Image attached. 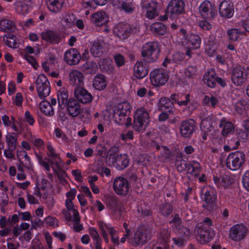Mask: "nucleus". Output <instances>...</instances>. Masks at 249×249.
Listing matches in <instances>:
<instances>
[{
	"label": "nucleus",
	"instance_id": "nucleus-1",
	"mask_svg": "<svg viewBox=\"0 0 249 249\" xmlns=\"http://www.w3.org/2000/svg\"><path fill=\"white\" fill-rule=\"evenodd\" d=\"M160 52V45L158 42H149L143 45L141 55L147 62L152 63L158 59Z\"/></svg>",
	"mask_w": 249,
	"mask_h": 249
},
{
	"label": "nucleus",
	"instance_id": "nucleus-2",
	"mask_svg": "<svg viewBox=\"0 0 249 249\" xmlns=\"http://www.w3.org/2000/svg\"><path fill=\"white\" fill-rule=\"evenodd\" d=\"M201 197L204 203L202 205L203 208L209 212L214 211L216 208V193L212 188L207 186L202 190Z\"/></svg>",
	"mask_w": 249,
	"mask_h": 249
},
{
	"label": "nucleus",
	"instance_id": "nucleus-3",
	"mask_svg": "<svg viewBox=\"0 0 249 249\" xmlns=\"http://www.w3.org/2000/svg\"><path fill=\"white\" fill-rule=\"evenodd\" d=\"M153 235L152 231L145 226L138 227L133 237L131 239V244L134 247L143 245L149 240ZM130 239H129L130 240Z\"/></svg>",
	"mask_w": 249,
	"mask_h": 249
},
{
	"label": "nucleus",
	"instance_id": "nucleus-4",
	"mask_svg": "<svg viewBox=\"0 0 249 249\" xmlns=\"http://www.w3.org/2000/svg\"><path fill=\"white\" fill-rule=\"evenodd\" d=\"M130 106L127 102L120 103L114 107L111 114L115 122L120 125L124 124L125 118L130 112Z\"/></svg>",
	"mask_w": 249,
	"mask_h": 249
},
{
	"label": "nucleus",
	"instance_id": "nucleus-5",
	"mask_svg": "<svg viewBox=\"0 0 249 249\" xmlns=\"http://www.w3.org/2000/svg\"><path fill=\"white\" fill-rule=\"evenodd\" d=\"M149 113L143 107L137 109L134 114L133 127L135 130L140 131L144 130L149 122Z\"/></svg>",
	"mask_w": 249,
	"mask_h": 249
},
{
	"label": "nucleus",
	"instance_id": "nucleus-6",
	"mask_svg": "<svg viewBox=\"0 0 249 249\" xmlns=\"http://www.w3.org/2000/svg\"><path fill=\"white\" fill-rule=\"evenodd\" d=\"M245 156L240 151H235L230 153L226 159V166L233 171L239 169L245 161Z\"/></svg>",
	"mask_w": 249,
	"mask_h": 249
},
{
	"label": "nucleus",
	"instance_id": "nucleus-7",
	"mask_svg": "<svg viewBox=\"0 0 249 249\" xmlns=\"http://www.w3.org/2000/svg\"><path fill=\"white\" fill-rule=\"evenodd\" d=\"M36 87L38 96L44 99L48 96L51 92L49 82L44 74H40L36 80Z\"/></svg>",
	"mask_w": 249,
	"mask_h": 249
},
{
	"label": "nucleus",
	"instance_id": "nucleus-8",
	"mask_svg": "<svg viewBox=\"0 0 249 249\" xmlns=\"http://www.w3.org/2000/svg\"><path fill=\"white\" fill-rule=\"evenodd\" d=\"M247 73L244 68L240 66L234 68L231 72V80L233 84L240 86L246 83L249 78Z\"/></svg>",
	"mask_w": 249,
	"mask_h": 249
},
{
	"label": "nucleus",
	"instance_id": "nucleus-9",
	"mask_svg": "<svg viewBox=\"0 0 249 249\" xmlns=\"http://www.w3.org/2000/svg\"><path fill=\"white\" fill-rule=\"evenodd\" d=\"M168 79V76L163 69H155L150 73L151 83L155 87L164 85Z\"/></svg>",
	"mask_w": 249,
	"mask_h": 249
},
{
	"label": "nucleus",
	"instance_id": "nucleus-10",
	"mask_svg": "<svg viewBox=\"0 0 249 249\" xmlns=\"http://www.w3.org/2000/svg\"><path fill=\"white\" fill-rule=\"evenodd\" d=\"M196 123L193 119L183 121L179 126L180 134L183 137L189 138L196 131Z\"/></svg>",
	"mask_w": 249,
	"mask_h": 249
},
{
	"label": "nucleus",
	"instance_id": "nucleus-11",
	"mask_svg": "<svg viewBox=\"0 0 249 249\" xmlns=\"http://www.w3.org/2000/svg\"><path fill=\"white\" fill-rule=\"evenodd\" d=\"M247 228L242 224L233 226L230 231V236L234 241L243 240L247 234Z\"/></svg>",
	"mask_w": 249,
	"mask_h": 249
},
{
	"label": "nucleus",
	"instance_id": "nucleus-12",
	"mask_svg": "<svg viewBox=\"0 0 249 249\" xmlns=\"http://www.w3.org/2000/svg\"><path fill=\"white\" fill-rule=\"evenodd\" d=\"M113 189L118 195H126L129 191V184L127 180L123 177L116 178L113 182Z\"/></svg>",
	"mask_w": 249,
	"mask_h": 249
},
{
	"label": "nucleus",
	"instance_id": "nucleus-13",
	"mask_svg": "<svg viewBox=\"0 0 249 249\" xmlns=\"http://www.w3.org/2000/svg\"><path fill=\"white\" fill-rule=\"evenodd\" d=\"M142 7L146 10V16L149 19H153L158 15L157 2L151 0H142Z\"/></svg>",
	"mask_w": 249,
	"mask_h": 249
},
{
	"label": "nucleus",
	"instance_id": "nucleus-14",
	"mask_svg": "<svg viewBox=\"0 0 249 249\" xmlns=\"http://www.w3.org/2000/svg\"><path fill=\"white\" fill-rule=\"evenodd\" d=\"M132 31L130 25L126 23H119L113 29L114 34L121 39L127 38Z\"/></svg>",
	"mask_w": 249,
	"mask_h": 249
},
{
	"label": "nucleus",
	"instance_id": "nucleus-15",
	"mask_svg": "<svg viewBox=\"0 0 249 249\" xmlns=\"http://www.w3.org/2000/svg\"><path fill=\"white\" fill-rule=\"evenodd\" d=\"M199 11L201 16L205 18H212L215 16L216 13L215 7L207 0L203 1L200 4Z\"/></svg>",
	"mask_w": 249,
	"mask_h": 249
},
{
	"label": "nucleus",
	"instance_id": "nucleus-16",
	"mask_svg": "<svg viewBox=\"0 0 249 249\" xmlns=\"http://www.w3.org/2000/svg\"><path fill=\"white\" fill-rule=\"evenodd\" d=\"M74 94L76 100L83 104L89 103L92 100L91 94L82 87L75 88Z\"/></svg>",
	"mask_w": 249,
	"mask_h": 249
},
{
	"label": "nucleus",
	"instance_id": "nucleus-17",
	"mask_svg": "<svg viewBox=\"0 0 249 249\" xmlns=\"http://www.w3.org/2000/svg\"><path fill=\"white\" fill-rule=\"evenodd\" d=\"M69 83L75 86V88L82 87L84 85V76L83 74L78 70L71 71L69 75Z\"/></svg>",
	"mask_w": 249,
	"mask_h": 249
},
{
	"label": "nucleus",
	"instance_id": "nucleus-18",
	"mask_svg": "<svg viewBox=\"0 0 249 249\" xmlns=\"http://www.w3.org/2000/svg\"><path fill=\"white\" fill-rule=\"evenodd\" d=\"M184 6L182 0H172L167 6L168 13L175 15L180 14L184 10Z\"/></svg>",
	"mask_w": 249,
	"mask_h": 249
},
{
	"label": "nucleus",
	"instance_id": "nucleus-19",
	"mask_svg": "<svg viewBox=\"0 0 249 249\" xmlns=\"http://www.w3.org/2000/svg\"><path fill=\"white\" fill-rule=\"evenodd\" d=\"M112 4L125 13H132L135 9L132 0H111Z\"/></svg>",
	"mask_w": 249,
	"mask_h": 249
},
{
	"label": "nucleus",
	"instance_id": "nucleus-20",
	"mask_svg": "<svg viewBox=\"0 0 249 249\" xmlns=\"http://www.w3.org/2000/svg\"><path fill=\"white\" fill-rule=\"evenodd\" d=\"M66 106L69 115L72 117H77L82 110L80 105L73 98L69 99Z\"/></svg>",
	"mask_w": 249,
	"mask_h": 249
},
{
	"label": "nucleus",
	"instance_id": "nucleus-21",
	"mask_svg": "<svg viewBox=\"0 0 249 249\" xmlns=\"http://www.w3.org/2000/svg\"><path fill=\"white\" fill-rule=\"evenodd\" d=\"M81 59V55L75 49H71L66 51L64 59L70 65L78 64Z\"/></svg>",
	"mask_w": 249,
	"mask_h": 249
},
{
	"label": "nucleus",
	"instance_id": "nucleus-22",
	"mask_svg": "<svg viewBox=\"0 0 249 249\" xmlns=\"http://www.w3.org/2000/svg\"><path fill=\"white\" fill-rule=\"evenodd\" d=\"M219 11L222 17L230 18L234 13L233 5L231 2L224 0L220 3Z\"/></svg>",
	"mask_w": 249,
	"mask_h": 249
},
{
	"label": "nucleus",
	"instance_id": "nucleus-23",
	"mask_svg": "<svg viewBox=\"0 0 249 249\" xmlns=\"http://www.w3.org/2000/svg\"><path fill=\"white\" fill-rule=\"evenodd\" d=\"M110 162L119 170H123L128 165L129 160L127 155L120 154L116 155V157H112Z\"/></svg>",
	"mask_w": 249,
	"mask_h": 249
},
{
	"label": "nucleus",
	"instance_id": "nucleus-24",
	"mask_svg": "<svg viewBox=\"0 0 249 249\" xmlns=\"http://www.w3.org/2000/svg\"><path fill=\"white\" fill-rule=\"evenodd\" d=\"M134 75L138 79H142L145 77L148 73V69L142 61H137L134 65Z\"/></svg>",
	"mask_w": 249,
	"mask_h": 249
},
{
	"label": "nucleus",
	"instance_id": "nucleus-25",
	"mask_svg": "<svg viewBox=\"0 0 249 249\" xmlns=\"http://www.w3.org/2000/svg\"><path fill=\"white\" fill-rule=\"evenodd\" d=\"M204 83L210 88H214L216 86V77L215 71L213 69L207 70L203 75Z\"/></svg>",
	"mask_w": 249,
	"mask_h": 249
},
{
	"label": "nucleus",
	"instance_id": "nucleus-26",
	"mask_svg": "<svg viewBox=\"0 0 249 249\" xmlns=\"http://www.w3.org/2000/svg\"><path fill=\"white\" fill-rule=\"evenodd\" d=\"M42 38L47 42L53 44L58 43L61 39L59 35L52 31L42 33Z\"/></svg>",
	"mask_w": 249,
	"mask_h": 249
},
{
	"label": "nucleus",
	"instance_id": "nucleus-27",
	"mask_svg": "<svg viewBox=\"0 0 249 249\" xmlns=\"http://www.w3.org/2000/svg\"><path fill=\"white\" fill-rule=\"evenodd\" d=\"M91 20L96 26H101L106 23L107 18L105 12H98L92 15Z\"/></svg>",
	"mask_w": 249,
	"mask_h": 249
},
{
	"label": "nucleus",
	"instance_id": "nucleus-28",
	"mask_svg": "<svg viewBox=\"0 0 249 249\" xmlns=\"http://www.w3.org/2000/svg\"><path fill=\"white\" fill-rule=\"evenodd\" d=\"M107 85L106 77L102 74H97L92 82L94 88L98 90H102L106 88Z\"/></svg>",
	"mask_w": 249,
	"mask_h": 249
},
{
	"label": "nucleus",
	"instance_id": "nucleus-29",
	"mask_svg": "<svg viewBox=\"0 0 249 249\" xmlns=\"http://www.w3.org/2000/svg\"><path fill=\"white\" fill-rule=\"evenodd\" d=\"M48 151L47 155L49 157L48 161L51 163V165H57L60 161V158L59 154L55 152V151L53 146L51 144L47 145Z\"/></svg>",
	"mask_w": 249,
	"mask_h": 249
},
{
	"label": "nucleus",
	"instance_id": "nucleus-30",
	"mask_svg": "<svg viewBox=\"0 0 249 249\" xmlns=\"http://www.w3.org/2000/svg\"><path fill=\"white\" fill-rule=\"evenodd\" d=\"M190 95L173 93L170 96L171 99L179 106H186L190 102Z\"/></svg>",
	"mask_w": 249,
	"mask_h": 249
},
{
	"label": "nucleus",
	"instance_id": "nucleus-31",
	"mask_svg": "<svg viewBox=\"0 0 249 249\" xmlns=\"http://www.w3.org/2000/svg\"><path fill=\"white\" fill-rule=\"evenodd\" d=\"M49 10L53 13H57L63 8L64 0H46Z\"/></svg>",
	"mask_w": 249,
	"mask_h": 249
},
{
	"label": "nucleus",
	"instance_id": "nucleus-32",
	"mask_svg": "<svg viewBox=\"0 0 249 249\" xmlns=\"http://www.w3.org/2000/svg\"><path fill=\"white\" fill-rule=\"evenodd\" d=\"M99 66L103 72L111 73L114 71V66L112 60L110 58H104L100 60Z\"/></svg>",
	"mask_w": 249,
	"mask_h": 249
},
{
	"label": "nucleus",
	"instance_id": "nucleus-33",
	"mask_svg": "<svg viewBox=\"0 0 249 249\" xmlns=\"http://www.w3.org/2000/svg\"><path fill=\"white\" fill-rule=\"evenodd\" d=\"M220 128H222L221 133L223 135L227 136L234 131V126L231 122L225 118H222L219 124Z\"/></svg>",
	"mask_w": 249,
	"mask_h": 249
},
{
	"label": "nucleus",
	"instance_id": "nucleus-34",
	"mask_svg": "<svg viewBox=\"0 0 249 249\" xmlns=\"http://www.w3.org/2000/svg\"><path fill=\"white\" fill-rule=\"evenodd\" d=\"M57 101L59 107L63 109L68 102V91L64 88H61L57 91Z\"/></svg>",
	"mask_w": 249,
	"mask_h": 249
},
{
	"label": "nucleus",
	"instance_id": "nucleus-35",
	"mask_svg": "<svg viewBox=\"0 0 249 249\" xmlns=\"http://www.w3.org/2000/svg\"><path fill=\"white\" fill-rule=\"evenodd\" d=\"M159 109L160 111H165L168 109V112H171L174 107V103L167 97L161 98L158 103Z\"/></svg>",
	"mask_w": 249,
	"mask_h": 249
},
{
	"label": "nucleus",
	"instance_id": "nucleus-36",
	"mask_svg": "<svg viewBox=\"0 0 249 249\" xmlns=\"http://www.w3.org/2000/svg\"><path fill=\"white\" fill-rule=\"evenodd\" d=\"M16 26L11 20L2 19L0 20V31L10 33L15 30Z\"/></svg>",
	"mask_w": 249,
	"mask_h": 249
},
{
	"label": "nucleus",
	"instance_id": "nucleus-37",
	"mask_svg": "<svg viewBox=\"0 0 249 249\" xmlns=\"http://www.w3.org/2000/svg\"><path fill=\"white\" fill-rule=\"evenodd\" d=\"M175 165L177 170L180 172H182L187 169L188 170H190L189 165L187 164V161L182 159L181 153L177 155Z\"/></svg>",
	"mask_w": 249,
	"mask_h": 249
},
{
	"label": "nucleus",
	"instance_id": "nucleus-38",
	"mask_svg": "<svg viewBox=\"0 0 249 249\" xmlns=\"http://www.w3.org/2000/svg\"><path fill=\"white\" fill-rule=\"evenodd\" d=\"M151 31L157 35H163L166 33V28L161 22H156L152 24L150 27Z\"/></svg>",
	"mask_w": 249,
	"mask_h": 249
},
{
	"label": "nucleus",
	"instance_id": "nucleus-39",
	"mask_svg": "<svg viewBox=\"0 0 249 249\" xmlns=\"http://www.w3.org/2000/svg\"><path fill=\"white\" fill-rule=\"evenodd\" d=\"M39 107L41 111L47 116H53L54 114L53 107L49 102L43 101L40 103Z\"/></svg>",
	"mask_w": 249,
	"mask_h": 249
},
{
	"label": "nucleus",
	"instance_id": "nucleus-40",
	"mask_svg": "<svg viewBox=\"0 0 249 249\" xmlns=\"http://www.w3.org/2000/svg\"><path fill=\"white\" fill-rule=\"evenodd\" d=\"M243 34L244 32L237 28L230 29L227 31L228 38L231 41H238Z\"/></svg>",
	"mask_w": 249,
	"mask_h": 249
},
{
	"label": "nucleus",
	"instance_id": "nucleus-41",
	"mask_svg": "<svg viewBox=\"0 0 249 249\" xmlns=\"http://www.w3.org/2000/svg\"><path fill=\"white\" fill-rule=\"evenodd\" d=\"M214 233L213 231H208L207 230H201L200 231V235L199 241L201 244H205L208 242L213 238Z\"/></svg>",
	"mask_w": 249,
	"mask_h": 249
},
{
	"label": "nucleus",
	"instance_id": "nucleus-42",
	"mask_svg": "<svg viewBox=\"0 0 249 249\" xmlns=\"http://www.w3.org/2000/svg\"><path fill=\"white\" fill-rule=\"evenodd\" d=\"M3 40L5 44L11 48H17L18 47L16 41V36L11 34H7L3 36Z\"/></svg>",
	"mask_w": 249,
	"mask_h": 249
},
{
	"label": "nucleus",
	"instance_id": "nucleus-43",
	"mask_svg": "<svg viewBox=\"0 0 249 249\" xmlns=\"http://www.w3.org/2000/svg\"><path fill=\"white\" fill-rule=\"evenodd\" d=\"M56 168H54L53 166H52L54 173L57 175V176L60 180V182L62 183H64L66 182V178L67 177L65 171L61 168L59 163L57 165H55Z\"/></svg>",
	"mask_w": 249,
	"mask_h": 249
},
{
	"label": "nucleus",
	"instance_id": "nucleus-44",
	"mask_svg": "<svg viewBox=\"0 0 249 249\" xmlns=\"http://www.w3.org/2000/svg\"><path fill=\"white\" fill-rule=\"evenodd\" d=\"M15 133H13L12 134L6 135L5 137L7 148L10 149L11 150H15L17 146L18 139L16 136L13 135Z\"/></svg>",
	"mask_w": 249,
	"mask_h": 249
},
{
	"label": "nucleus",
	"instance_id": "nucleus-45",
	"mask_svg": "<svg viewBox=\"0 0 249 249\" xmlns=\"http://www.w3.org/2000/svg\"><path fill=\"white\" fill-rule=\"evenodd\" d=\"M200 128L204 133H207L212 130L213 127L211 124L210 117H207L202 120L200 124Z\"/></svg>",
	"mask_w": 249,
	"mask_h": 249
},
{
	"label": "nucleus",
	"instance_id": "nucleus-46",
	"mask_svg": "<svg viewBox=\"0 0 249 249\" xmlns=\"http://www.w3.org/2000/svg\"><path fill=\"white\" fill-rule=\"evenodd\" d=\"M103 47L100 43H94L90 48V52L95 57H100L103 53Z\"/></svg>",
	"mask_w": 249,
	"mask_h": 249
},
{
	"label": "nucleus",
	"instance_id": "nucleus-47",
	"mask_svg": "<svg viewBox=\"0 0 249 249\" xmlns=\"http://www.w3.org/2000/svg\"><path fill=\"white\" fill-rule=\"evenodd\" d=\"M187 39V37H186ZM188 42L191 44L194 49H197L199 48L201 43V38L197 35L192 34L188 38Z\"/></svg>",
	"mask_w": 249,
	"mask_h": 249
},
{
	"label": "nucleus",
	"instance_id": "nucleus-48",
	"mask_svg": "<svg viewBox=\"0 0 249 249\" xmlns=\"http://www.w3.org/2000/svg\"><path fill=\"white\" fill-rule=\"evenodd\" d=\"M190 170L188 172L194 176H198L200 172V165L199 163L196 161H192L189 164Z\"/></svg>",
	"mask_w": 249,
	"mask_h": 249
},
{
	"label": "nucleus",
	"instance_id": "nucleus-49",
	"mask_svg": "<svg viewBox=\"0 0 249 249\" xmlns=\"http://www.w3.org/2000/svg\"><path fill=\"white\" fill-rule=\"evenodd\" d=\"M51 184L46 178H42L40 183L39 184V187L40 190H42V195L46 197L48 195V192Z\"/></svg>",
	"mask_w": 249,
	"mask_h": 249
},
{
	"label": "nucleus",
	"instance_id": "nucleus-50",
	"mask_svg": "<svg viewBox=\"0 0 249 249\" xmlns=\"http://www.w3.org/2000/svg\"><path fill=\"white\" fill-rule=\"evenodd\" d=\"M75 18L73 14H66L62 19V22L66 27H71L74 24Z\"/></svg>",
	"mask_w": 249,
	"mask_h": 249
},
{
	"label": "nucleus",
	"instance_id": "nucleus-51",
	"mask_svg": "<svg viewBox=\"0 0 249 249\" xmlns=\"http://www.w3.org/2000/svg\"><path fill=\"white\" fill-rule=\"evenodd\" d=\"M16 11L20 14H25L28 12V5L25 2L19 1L16 3Z\"/></svg>",
	"mask_w": 249,
	"mask_h": 249
},
{
	"label": "nucleus",
	"instance_id": "nucleus-52",
	"mask_svg": "<svg viewBox=\"0 0 249 249\" xmlns=\"http://www.w3.org/2000/svg\"><path fill=\"white\" fill-rule=\"evenodd\" d=\"M160 213L164 216H167L173 212L172 206L169 203H166L161 205L160 208Z\"/></svg>",
	"mask_w": 249,
	"mask_h": 249
},
{
	"label": "nucleus",
	"instance_id": "nucleus-53",
	"mask_svg": "<svg viewBox=\"0 0 249 249\" xmlns=\"http://www.w3.org/2000/svg\"><path fill=\"white\" fill-rule=\"evenodd\" d=\"M124 211V208L121 205L112 209L111 214L116 219L120 220L123 217V213Z\"/></svg>",
	"mask_w": 249,
	"mask_h": 249
},
{
	"label": "nucleus",
	"instance_id": "nucleus-54",
	"mask_svg": "<svg viewBox=\"0 0 249 249\" xmlns=\"http://www.w3.org/2000/svg\"><path fill=\"white\" fill-rule=\"evenodd\" d=\"M235 110L240 114H244L246 110V103L245 101H240L235 105Z\"/></svg>",
	"mask_w": 249,
	"mask_h": 249
},
{
	"label": "nucleus",
	"instance_id": "nucleus-55",
	"mask_svg": "<svg viewBox=\"0 0 249 249\" xmlns=\"http://www.w3.org/2000/svg\"><path fill=\"white\" fill-rule=\"evenodd\" d=\"M74 222L73 229L75 232H79L83 229V225L80 224V218L79 215L73 216L72 220Z\"/></svg>",
	"mask_w": 249,
	"mask_h": 249
},
{
	"label": "nucleus",
	"instance_id": "nucleus-56",
	"mask_svg": "<svg viewBox=\"0 0 249 249\" xmlns=\"http://www.w3.org/2000/svg\"><path fill=\"white\" fill-rule=\"evenodd\" d=\"M20 156L23 157L24 160L21 161L23 165L26 168L28 169H30L31 167V165L30 163V159L29 157L28 156L27 153L24 150L21 151L20 152Z\"/></svg>",
	"mask_w": 249,
	"mask_h": 249
},
{
	"label": "nucleus",
	"instance_id": "nucleus-57",
	"mask_svg": "<svg viewBox=\"0 0 249 249\" xmlns=\"http://www.w3.org/2000/svg\"><path fill=\"white\" fill-rule=\"evenodd\" d=\"M70 199H66L65 202V205L67 208V210L71 211L72 213L73 216L79 215L78 211L74 209V206L72 201Z\"/></svg>",
	"mask_w": 249,
	"mask_h": 249
},
{
	"label": "nucleus",
	"instance_id": "nucleus-58",
	"mask_svg": "<svg viewBox=\"0 0 249 249\" xmlns=\"http://www.w3.org/2000/svg\"><path fill=\"white\" fill-rule=\"evenodd\" d=\"M137 213L139 217H144L149 216L151 214V211L148 209L144 208L142 205L137 208Z\"/></svg>",
	"mask_w": 249,
	"mask_h": 249
},
{
	"label": "nucleus",
	"instance_id": "nucleus-59",
	"mask_svg": "<svg viewBox=\"0 0 249 249\" xmlns=\"http://www.w3.org/2000/svg\"><path fill=\"white\" fill-rule=\"evenodd\" d=\"M197 68L195 66H189L184 71L185 77L188 78L193 77L196 74Z\"/></svg>",
	"mask_w": 249,
	"mask_h": 249
},
{
	"label": "nucleus",
	"instance_id": "nucleus-60",
	"mask_svg": "<svg viewBox=\"0 0 249 249\" xmlns=\"http://www.w3.org/2000/svg\"><path fill=\"white\" fill-rule=\"evenodd\" d=\"M115 63L117 66L120 67L125 64V59L124 56L120 53H118L113 56Z\"/></svg>",
	"mask_w": 249,
	"mask_h": 249
},
{
	"label": "nucleus",
	"instance_id": "nucleus-61",
	"mask_svg": "<svg viewBox=\"0 0 249 249\" xmlns=\"http://www.w3.org/2000/svg\"><path fill=\"white\" fill-rule=\"evenodd\" d=\"M54 134L58 138H61L64 142H68L69 139L66 135L59 128H56L54 130Z\"/></svg>",
	"mask_w": 249,
	"mask_h": 249
},
{
	"label": "nucleus",
	"instance_id": "nucleus-62",
	"mask_svg": "<svg viewBox=\"0 0 249 249\" xmlns=\"http://www.w3.org/2000/svg\"><path fill=\"white\" fill-rule=\"evenodd\" d=\"M96 172L102 177H103L104 175L106 177H109L111 175L110 170L105 166L98 167L96 169Z\"/></svg>",
	"mask_w": 249,
	"mask_h": 249
},
{
	"label": "nucleus",
	"instance_id": "nucleus-63",
	"mask_svg": "<svg viewBox=\"0 0 249 249\" xmlns=\"http://www.w3.org/2000/svg\"><path fill=\"white\" fill-rule=\"evenodd\" d=\"M119 151V147L118 146H113L108 152V160L109 162L112 160V157H116L115 154L118 152Z\"/></svg>",
	"mask_w": 249,
	"mask_h": 249
},
{
	"label": "nucleus",
	"instance_id": "nucleus-64",
	"mask_svg": "<svg viewBox=\"0 0 249 249\" xmlns=\"http://www.w3.org/2000/svg\"><path fill=\"white\" fill-rule=\"evenodd\" d=\"M242 182L244 187L249 191V170L245 173L242 178Z\"/></svg>",
	"mask_w": 249,
	"mask_h": 249
}]
</instances>
